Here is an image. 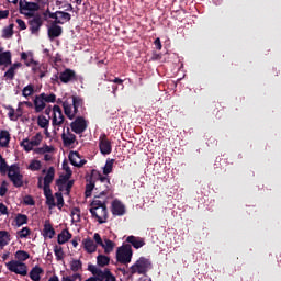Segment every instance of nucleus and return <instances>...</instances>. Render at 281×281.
<instances>
[{"mask_svg":"<svg viewBox=\"0 0 281 281\" xmlns=\"http://www.w3.org/2000/svg\"><path fill=\"white\" fill-rule=\"evenodd\" d=\"M23 98H30V95H34V85L30 83L25 86L22 90Z\"/></svg>","mask_w":281,"mask_h":281,"instance_id":"37998d69","label":"nucleus"},{"mask_svg":"<svg viewBox=\"0 0 281 281\" xmlns=\"http://www.w3.org/2000/svg\"><path fill=\"white\" fill-rule=\"evenodd\" d=\"M74 183H75L74 180H68L64 186V194L66 196H69V194H71V188H74Z\"/></svg>","mask_w":281,"mask_h":281,"instance_id":"09e8293b","label":"nucleus"},{"mask_svg":"<svg viewBox=\"0 0 281 281\" xmlns=\"http://www.w3.org/2000/svg\"><path fill=\"white\" fill-rule=\"evenodd\" d=\"M71 99H72V106H77L78 109H80V106L85 104V100H82L81 97L72 95Z\"/></svg>","mask_w":281,"mask_h":281,"instance_id":"8fccbe9b","label":"nucleus"},{"mask_svg":"<svg viewBox=\"0 0 281 281\" xmlns=\"http://www.w3.org/2000/svg\"><path fill=\"white\" fill-rule=\"evenodd\" d=\"M18 238H27V236L32 235V229L30 227H23L22 229L16 232Z\"/></svg>","mask_w":281,"mask_h":281,"instance_id":"c03bdc74","label":"nucleus"},{"mask_svg":"<svg viewBox=\"0 0 281 281\" xmlns=\"http://www.w3.org/2000/svg\"><path fill=\"white\" fill-rule=\"evenodd\" d=\"M0 173L1 175H10V166H8V161L0 155Z\"/></svg>","mask_w":281,"mask_h":281,"instance_id":"72a5a7b5","label":"nucleus"},{"mask_svg":"<svg viewBox=\"0 0 281 281\" xmlns=\"http://www.w3.org/2000/svg\"><path fill=\"white\" fill-rule=\"evenodd\" d=\"M101 247L104 249V254H111L113 249H115V243L111 239L105 238Z\"/></svg>","mask_w":281,"mask_h":281,"instance_id":"473e14b6","label":"nucleus"},{"mask_svg":"<svg viewBox=\"0 0 281 281\" xmlns=\"http://www.w3.org/2000/svg\"><path fill=\"white\" fill-rule=\"evenodd\" d=\"M5 267L11 273H16V276H27V265L21 261L11 260L5 263Z\"/></svg>","mask_w":281,"mask_h":281,"instance_id":"9b49d317","label":"nucleus"},{"mask_svg":"<svg viewBox=\"0 0 281 281\" xmlns=\"http://www.w3.org/2000/svg\"><path fill=\"white\" fill-rule=\"evenodd\" d=\"M112 214L114 216H124L126 214V206L120 200H114L112 202Z\"/></svg>","mask_w":281,"mask_h":281,"instance_id":"5701e85b","label":"nucleus"},{"mask_svg":"<svg viewBox=\"0 0 281 281\" xmlns=\"http://www.w3.org/2000/svg\"><path fill=\"white\" fill-rule=\"evenodd\" d=\"M16 76V70L12 66L4 72L5 80H13Z\"/></svg>","mask_w":281,"mask_h":281,"instance_id":"3c124183","label":"nucleus"},{"mask_svg":"<svg viewBox=\"0 0 281 281\" xmlns=\"http://www.w3.org/2000/svg\"><path fill=\"white\" fill-rule=\"evenodd\" d=\"M68 159L71 164V166H78V159H80V153L78 151H70L69 153V156H68Z\"/></svg>","mask_w":281,"mask_h":281,"instance_id":"79ce46f5","label":"nucleus"},{"mask_svg":"<svg viewBox=\"0 0 281 281\" xmlns=\"http://www.w3.org/2000/svg\"><path fill=\"white\" fill-rule=\"evenodd\" d=\"M37 126H40V128H49V119L44 115H40L37 117Z\"/></svg>","mask_w":281,"mask_h":281,"instance_id":"ea45409f","label":"nucleus"},{"mask_svg":"<svg viewBox=\"0 0 281 281\" xmlns=\"http://www.w3.org/2000/svg\"><path fill=\"white\" fill-rule=\"evenodd\" d=\"M55 199H57V207L58 210H63L65 207V199L63 198V191L55 193Z\"/></svg>","mask_w":281,"mask_h":281,"instance_id":"a18cd8bd","label":"nucleus"},{"mask_svg":"<svg viewBox=\"0 0 281 281\" xmlns=\"http://www.w3.org/2000/svg\"><path fill=\"white\" fill-rule=\"evenodd\" d=\"M0 214H2V216H8V206L3 203H0Z\"/></svg>","mask_w":281,"mask_h":281,"instance_id":"680f3d73","label":"nucleus"},{"mask_svg":"<svg viewBox=\"0 0 281 281\" xmlns=\"http://www.w3.org/2000/svg\"><path fill=\"white\" fill-rule=\"evenodd\" d=\"M8 16H10L9 10H0V21L1 19H8Z\"/></svg>","mask_w":281,"mask_h":281,"instance_id":"e2e57ef3","label":"nucleus"},{"mask_svg":"<svg viewBox=\"0 0 281 281\" xmlns=\"http://www.w3.org/2000/svg\"><path fill=\"white\" fill-rule=\"evenodd\" d=\"M10 132L8 130L0 131V148H8L10 146Z\"/></svg>","mask_w":281,"mask_h":281,"instance_id":"cd10ccee","label":"nucleus"},{"mask_svg":"<svg viewBox=\"0 0 281 281\" xmlns=\"http://www.w3.org/2000/svg\"><path fill=\"white\" fill-rule=\"evenodd\" d=\"M72 175L74 171L67 169V173L59 176V179L56 180V186L59 192H65V186H67V182L71 179Z\"/></svg>","mask_w":281,"mask_h":281,"instance_id":"aec40b11","label":"nucleus"},{"mask_svg":"<svg viewBox=\"0 0 281 281\" xmlns=\"http://www.w3.org/2000/svg\"><path fill=\"white\" fill-rule=\"evenodd\" d=\"M15 23L19 25V30H27V24L22 19H16Z\"/></svg>","mask_w":281,"mask_h":281,"instance_id":"bf43d9fd","label":"nucleus"},{"mask_svg":"<svg viewBox=\"0 0 281 281\" xmlns=\"http://www.w3.org/2000/svg\"><path fill=\"white\" fill-rule=\"evenodd\" d=\"M82 246L87 254H95L98 251V244L91 237H87L82 240Z\"/></svg>","mask_w":281,"mask_h":281,"instance_id":"b1692460","label":"nucleus"},{"mask_svg":"<svg viewBox=\"0 0 281 281\" xmlns=\"http://www.w3.org/2000/svg\"><path fill=\"white\" fill-rule=\"evenodd\" d=\"M57 14H59V19H61V21H71V14H69L68 12L57 11Z\"/></svg>","mask_w":281,"mask_h":281,"instance_id":"5fc2aeb1","label":"nucleus"},{"mask_svg":"<svg viewBox=\"0 0 281 281\" xmlns=\"http://www.w3.org/2000/svg\"><path fill=\"white\" fill-rule=\"evenodd\" d=\"M42 273H45L43 268H41L40 266H35L32 268L29 276H30L31 280H33V281H41Z\"/></svg>","mask_w":281,"mask_h":281,"instance_id":"7c9ffc66","label":"nucleus"},{"mask_svg":"<svg viewBox=\"0 0 281 281\" xmlns=\"http://www.w3.org/2000/svg\"><path fill=\"white\" fill-rule=\"evenodd\" d=\"M10 243V233L0 231V247H5Z\"/></svg>","mask_w":281,"mask_h":281,"instance_id":"f704fd0d","label":"nucleus"},{"mask_svg":"<svg viewBox=\"0 0 281 281\" xmlns=\"http://www.w3.org/2000/svg\"><path fill=\"white\" fill-rule=\"evenodd\" d=\"M72 235L69 233V229L65 228L58 234L57 243L58 245H65V243H69L71 240Z\"/></svg>","mask_w":281,"mask_h":281,"instance_id":"c85d7f7f","label":"nucleus"},{"mask_svg":"<svg viewBox=\"0 0 281 281\" xmlns=\"http://www.w3.org/2000/svg\"><path fill=\"white\" fill-rule=\"evenodd\" d=\"M24 203L25 205H35L36 202L34 201V198H32L31 195H26L24 198Z\"/></svg>","mask_w":281,"mask_h":281,"instance_id":"052dcab7","label":"nucleus"},{"mask_svg":"<svg viewBox=\"0 0 281 281\" xmlns=\"http://www.w3.org/2000/svg\"><path fill=\"white\" fill-rule=\"evenodd\" d=\"M89 212L92 218H95L99 225L106 223L109 218V210L106 209V199L100 200V196H94L90 203Z\"/></svg>","mask_w":281,"mask_h":281,"instance_id":"f03ea898","label":"nucleus"},{"mask_svg":"<svg viewBox=\"0 0 281 281\" xmlns=\"http://www.w3.org/2000/svg\"><path fill=\"white\" fill-rule=\"evenodd\" d=\"M88 271L92 273V278L97 279L98 281H117V278L114 277L111 269L105 268L104 270L98 268L97 266L90 263L88 265Z\"/></svg>","mask_w":281,"mask_h":281,"instance_id":"423d86ee","label":"nucleus"},{"mask_svg":"<svg viewBox=\"0 0 281 281\" xmlns=\"http://www.w3.org/2000/svg\"><path fill=\"white\" fill-rule=\"evenodd\" d=\"M109 262H111V258H109V256L99 255L97 257L98 267H106L109 265Z\"/></svg>","mask_w":281,"mask_h":281,"instance_id":"4c0bfd02","label":"nucleus"},{"mask_svg":"<svg viewBox=\"0 0 281 281\" xmlns=\"http://www.w3.org/2000/svg\"><path fill=\"white\" fill-rule=\"evenodd\" d=\"M58 16H59L58 11H56V12L50 11L48 19H54L55 21L53 23H58L59 25H64L65 22L63 20L58 19Z\"/></svg>","mask_w":281,"mask_h":281,"instance_id":"603ef678","label":"nucleus"},{"mask_svg":"<svg viewBox=\"0 0 281 281\" xmlns=\"http://www.w3.org/2000/svg\"><path fill=\"white\" fill-rule=\"evenodd\" d=\"M44 154L45 153H54V146L44 145Z\"/></svg>","mask_w":281,"mask_h":281,"instance_id":"774afa93","label":"nucleus"},{"mask_svg":"<svg viewBox=\"0 0 281 281\" xmlns=\"http://www.w3.org/2000/svg\"><path fill=\"white\" fill-rule=\"evenodd\" d=\"M126 243H130V245H132V247H134V249H142V247H144V245H146V241H144V238L135 237L133 235H131L126 238Z\"/></svg>","mask_w":281,"mask_h":281,"instance_id":"a878e982","label":"nucleus"},{"mask_svg":"<svg viewBox=\"0 0 281 281\" xmlns=\"http://www.w3.org/2000/svg\"><path fill=\"white\" fill-rule=\"evenodd\" d=\"M27 221H29L27 215L21 214V213H18L14 218V223L16 227H23V225H27Z\"/></svg>","mask_w":281,"mask_h":281,"instance_id":"2f4dec72","label":"nucleus"},{"mask_svg":"<svg viewBox=\"0 0 281 281\" xmlns=\"http://www.w3.org/2000/svg\"><path fill=\"white\" fill-rule=\"evenodd\" d=\"M41 27H43V18H41V14H36L29 20V30L31 34H38Z\"/></svg>","mask_w":281,"mask_h":281,"instance_id":"2eb2a0df","label":"nucleus"},{"mask_svg":"<svg viewBox=\"0 0 281 281\" xmlns=\"http://www.w3.org/2000/svg\"><path fill=\"white\" fill-rule=\"evenodd\" d=\"M93 190L95 192V179L93 178V170H91L90 175L86 176V199H89L93 194Z\"/></svg>","mask_w":281,"mask_h":281,"instance_id":"dca6fc26","label":"nucleus"},{"mask_svg":"<svg viewBox=\"0 0 281 281\" xmlns=\"http://www.w3.org/2000/svg\"><path fill=\"white\" fill-rule=\"evenodd\" d=\"M16 262H25V260H29L30 254L25 250H18L15 252Z\"/></svg>","mask_w":281,"mask_h":281,"instance_id":"c9c22d12","label":"nucleus"},{"mask_svg":"<svg viewBox=\"0 0 281 281\" xmlns=\"http://www.w3.org/2000/svg\"><path fill=\"white\" fill-rule=\"evenodd\" d=\"M42 173L45 175V177L43 178L40 176L37 178V188L40 190H44L46 205L52 210L53 207H56V200L54 199V194H52V183H54V179L56 177V169L54 167H49L48 170L43 169Z\"/></svg>","mask_w":281,"mask_h":281,"instance_id":"f257e3e1","label":"nucleus"},{"mask_svg":"<svg viewBox=\"0 0 281 281\" xmlns=\"http://www.w3.org/2000/svg\"><path fill=\"white\" fill-rule=\"evenodd\" d=\"M59 80L64 85H68V82H74V81L78 80V77L76 76V71L67 68L63 72H60Z\"/></svg>","mask_w":281,"mask_h":281,"instance_id":"a211bd4d","label":"nucleus"},{"mask_svg":"<svg viewBox=\"0 0 281 281\" xmlns=\"http://www.w3.org/2000/svg\"><path fill=\"white\" fill-rule=\"evenodd\" d=\"M41 142H43V134L38 132L31 140L30 138L23 139L20 146L24 148L25 153H31V150H34V146H41Z\"/></svg>","mask_w":281,"mask_h":281,"instance_id":"f8f14e48","label":"nucleus"},{"mask_svg":"<svg viewBox=\"0 0 281 281\" xmlns=\"http://www.w3.org/2000/svg\"><path fill=\"white\" fill-rule=\"evenodd\" d=\"M41 3L42 5H45V3H49V0H20V14H24V16L32 19V16H35L34 13L41 10Z\"/></svg>","mask_w":281,"mask_h":281,"instance_id":"20e7f679","label":"nucleus"},{"mask_svg":"<svg viewBox=\"0 0 281 281\" xmlns=\"http://www.w3.org/2000/svg\"><path fill=\"white\" fill-rule=\"evenodd\" d=\"M70 271H72L74 274L71 277H63L61 281H82V274L78 273L82 271V261L80 259H72L70 261Z\"/></svg>","mask_w":281,"mask_h":281,"instance_id":"1a4fd4ad","label":"nucleus"},{"mask_svg":"<svg viewBox=\"0 0 281 281\" xmlns=\"http://www.w3.org/2000/svg\"><path fill=\"white\" fill-rule=\"evenodd\" d=\"M14 35V24H10L9 26L2 30V38H12Z\"/></svg>","mask_w":281,"mask_h":281,"instance_id":"58836bf2","label":"nucleus"},{"mask_svg":"<svg viewBox=\"0 0 281 281\" xmlns=\"http://www.w3.org/2000/svg\"><path fill=\"white\" fill-rule=\"evenodd\" d=\"M54 254L56 256V260L60 261L65 259V251H63V247L55 245L54 246Z\"/></svg>","mask_w":281,"mask_h":281,"instance_id":"a19ab883","label":"nucleus"},{"mask_svg":"<svg viewBox=\"0 0 281 281\" xmlns=\"http://www.w3.org/2000/svg\"><path fill=\"white\" fill-rule=\"evenodd\" d=\"M8 177L10 181H12L14 188H23V175H21V167L16 164L10 166Z\"/></svg>","mask_w":281,"mask_h":281,"instance_id":"9d476101","label":"nucleus"},{"mask_svg":"<svg viewBox=\"0 0 281 281\" xmlns=\"http://www.w3.org/2000/svg\"><path fill=\"white\" fill-rule=\"evenodd\" d=\"M26 67H32V65H38V61H34V58H30L25 61Z\"/></svg>","mask_w":281,"mask_h":281,"instance_id":"338daca9","label":"nucleus"},{"mask_svg":"<svg viewBox=\"0 0 281 281\" xmlns=\"http://www.w3.org/2000/svg\"><path fill=\"white\" fill-rule=\"evenodd\" d=\"M93 240L95 241L94 245H97V246L100 245V247H102V245L104 243V241H102V237L98 233H95L93 235Z\"/></svg>","mask_w":281,"mask_h":281,"instance_id":"13d9d810","label":"nucleus"},{"mask_svg":"<svg viewBox=\"0 0 281 281\" xmlns=\"http://www.w3.org/2000/svg\"><path fill=\"white\" fill-rule=\"evenodd\" d=\"M61 140L66 148H69V146H72V144H76V134H65V127L61 134Z\"/></svg>","mask_w":281,"mask_h":281,"instance_id":"bb28decb","label":"nucleus"},{"mask_svg":"<svg viewBox=\"0 0 281 281\" xmlns=\"http://www.w3.org/2000/svg\"><path fill=\"white\" fill-rule=\"evenodd\" d=\"M88 271L92 273V278L97 279L98 281H117V278L114 277L111 269L105 268L104 270L98 268L97 266L90 263L88 265Z\"/></svg>","mask_w":281,"mask_h":281,"instance_id":"0eeeda50","label":"nucleus"},{"mask_svg":"<svg viewBox=\"0 0 281 281\" xmlns=\"http://www.w3.org/2000/svg\"><path fill=\"white\" fill-rule=\"evenodd\" d=\"M43 165H41V160H32L29 165V170H32L33 172H36L41 170Z\"/></svg>","mask_w":281,"mask_h":281,"instance_id":"de8ad7c7","label":"nucleus"},{"mask_svg":"<svg viewBox=\"0 0 281 281\" xmlns=\"http://www.w3.org/2000/svg\"><path fill=\"white\" fill-rule=\"evenodd\" d=\"M63 109H64V113L68 117V120H74L76 117V115H78V108L71 105V103H69V101H64Z\"/></svg>","mask_w":281,"mask_h":281,"instance_id":"412c9836","label":"nucleus"},{"mask_svg":"<svg viewBox=\"0 0 281 281\" xmlns=\"http://www.w3.org/2000/svg\"><path fill=\"white\" fill-rule=\"evenodd\" d=\"M8 115L9 119L12 120L13 122H16V120H19V117H21V114H16V110H14V108H12L11 105H9L8 108Z\"/></svg>","mask_w":281,"mask_h":281,"instance_id":"49530a36","label":"nucleus"},{"mask_svg":"<svg viewBox=\"0 0 281 281\" xmlns=\"http://www.w3.org/2000/svg\"><path fill=\"white\" fill-rule=\"evenodd\" d=\"M153 269V262L146 257H140L134 265L130 267V276H146Z\"/></svg>","mask_w":281,"mask_h":281,"instance_id":"39448f33","label":"nucleus"},{"mask_svg":"<svg viewBox=\"0 0 281 281\" xmlns=\"http://www.w3.org/2000/svg\"><path fill=\"white\" fill-rule=\"evenodd\" d=\"M154 45L156 46V49L161 50V40L157 37L154 42Z\"/></svg>","mask_w":281,"mask_h":281,"instance_id":"69168bd1","label":"nucleus"},{"mask_svg":"<svg viewBox=\"0 0 281 281\" xmlns=\"http://www.w3.org/2000/svg\"><path fill=\"white\" fill-rule=\"evenodd\" d=\"M43 98H45V92L35 95V99L33 100L35 113H43V111H45L47 103H45Z\"/></svg>","mask_w":281,"mask_h":281,"instance_id":"6ab92c4d","label":"nucleus"},{"mask_svg":"<svg viewBox=\"0 0 281 281\" xmlns=\"http://www.w3.org/2000/svg\"><path fill=\"white\" fill-rule=\"evenodd\" d=\"M99 148L101 155H111V153H113V146L111 145V140H109V137H106V134L100 135Z\"/></svg>","mask_w":281,"mask_h":281,"instance_id":"4468645a","label":"nucleus"},{"mask_svg":"<svg viewBox=\"0 0 281 281\" xmlns=\"http://www.w3.org/2000/svg\"><path fill=\"white\" fill-rule=\"evenodd\" d=\"M50 80L53 85H60V82L58 81L60 80V77L58 76V74L54 75Z\"/></svg>","mask_w":281,"mask_h":281,"instance_id":"0e129e2a","label":"nucleus"},{"mask_svg":"<svg viewBox=\"0 0 281 281\" xmlns=\"http://www.w3.org/2000/svg\"><path fill=\"white\" fill-rule=\"evenodd\" d=\"M71 216H75L76 223H80V207H74L71 210Z\"/></svg>","mask_w":281,"mask_h":281,"instance_id":"6e6d98bb","label":"nucleus"},{"mask_svg":"<svg viewBox=\"0 0 281 281\" xmlns=\"http://www.w3.org/2000/svg\"><path fill=\"white\" fill-rule=\"evenodd\" d=\"M87 120L82 116L76 117L75 121L70 123V128L76 135H82V133L87 131Z\"/></svg>","mask_w":281,"mask_h":281,"instance_id":"ddd939ff","label":"nucleus"},{"mask_svg":"<svg viewBox=\"0 0 281 281\" xmlns=\"http://www.w3.org/2000/svg\"><path fill=\"white\" fill-rule=\"evenodd\" d=\"M53 126H61L65 124V115H63V110L59 105L53 106Z\"/></svg>","mask_w":281,"mask_h":281,"instance_id":"f3484780","label":"nucleus"},{"mask_svg":"<svg viewBox=\"0 0 281 281\" xmlns=\"http://www.w3.org/2000/svg\"><path fill=\"white\" fill-rule=\"evenodd\" d=\"M63 34V26L58 23H52L50 27L48 29V38L54 40L58 38Z\"/></svg>","mask_w":281,"mask_h":281,"instance_id":"393cba45","label":"nucleus"},{"mask_svg":"<svg viewBox=\"0 0 281 281\" xmlns=\"http://www.w3.org/2000/svg\"><path fill=\"white\" fill-rule=\"evenodd\" d=\"M131 260H133V247L131 244H124L119 247L116 250V262H120V265H130Z\"/></svg>","mask_w":281,"mask_h":281,"instance_id":"6e6552de","label":"nucleus"},{"mask_svg":"<svg viewBox=\"0 0 281 281\" xmlns=\"http://www.w3.org/2000/svg\"><path fill=\"white\" fill-rule=\"evenodd\" d=\"M5 194H8V182L2 181L0 186V196H5Z\"/></svg>","mask_w":281,"mask_h":281,"instance_id":"4d7b16f0","label":"nucleus"},{"mask_svg":"<svg viewBox=\"0 0 281 281\" xmlns=\"http://www.w3.org/2000/svg\"><path fill=\"white\" fill-rule=\"evenodd\" d=\"M43 100H44L45 104H46V102L48 104L54 103V102H56V94H54V93H50V94L44 93Z\"/></svg>","mask_w":281,"mask_h":281,"instance_id":"864d4df0","label":"nucleus"},{"mask_svg":"<svg viewBox=\"0 0 281 281\" xmlns=\"http://www.w3.org/2000/svg\"><path fill=\"white\" fill-rule=\"evenodd\" d=\"M113 164H115V159L109 158L106 160L105 166L103 167V175H105V177L113 172Z\"/></svg>","mask_w":281,"mask_h":281,"instance_id":"e433bc0d","label":"nucleus"},{"mask_svg":"<svg viewBox=\"0 0 281 281\" xmlns=\"http://www.w3.org/2000/svg\"><path fill=\"white\" fill-rule=\"evenodd\" d=\"M42 236L45 240H47V238L52 239L54 238V236H56V229H54V226L52 225V222H49V220H46L44 223Z\"/></svg>","mask_w":281,"mask_h":281,"instance_id":"4be33fe9","label":"nucleus"},{"mask_svg":"<svg viewBox=\"0 0 281 281\" xmlns=\"http://www.w3.org/2000/svg\"><path fill=\"white\" fill-rule=\"evenodd\" d=\"M92 177L95 182V195L99 200L106 199L109 192H111V178L109 176H103L97 169H92Z\"/></svg>","mask_w":281,"mask_h":281,"instance_id":"7ed1b4c3","label":"nucleus"},{"mask_svg":"<svg viewBox=\"0 0 281 281\" xmlns=\"http://www.w3.org/2000/svg\"><path fill=\"white\" fill-rule=\"evenodd\" d=\"M8 67L12 65V53L10 50L0 54V66Z\"/></svg>","mask_w":281,"mask_h":281,"instance_id":"c756f323","label":"nucleus"}]
</instances>
